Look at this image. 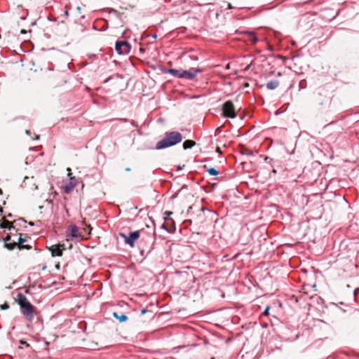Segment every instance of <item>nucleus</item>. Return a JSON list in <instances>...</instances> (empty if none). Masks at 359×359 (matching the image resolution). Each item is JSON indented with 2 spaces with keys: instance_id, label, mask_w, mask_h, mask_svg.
Listing matches in <instances>:
<instances>
[{
  "instance_id": "f257e3e1",
  "label": "nucleus",
  "mask_w": 359,
  "mask_h": 359,
  "mask_svg": "<svg viewBox=\"0 0 359 359\" xmlns=\"http://www.w3.org/2000/svg\"><path fill=\"white\" fill-rule=\"evenodd\" d=\"M182 140V136L179 132L166 133L165 137L158 141L156 145L157 149H163L174 146Z\"/></svg>"
},
{
  "instance_id": "f03ea898",
  "label": "nucleus",
  "mask_w": 359,
  "mask_h": 359,
  "mask_svg": "<svg viewBox=\"0 0 359 359\" xmlns=\"http://www.w3.org/2000/svg\"><path fill=\"white\" fill-rule=\"evenodd\" d=\"M18 297V303L20 306V308L22 309V313L27 317L28 320H32L34 318V306L23 294H19Z\"/></svg>"
},
{
  "instance_id": "7ed1b4c3",
  "label": "nucleus",
  "mask_w": 359,
  "mask_h": 359,
  "mask_svg": "<svg viewBox=\"0 0 359 359\" xmlns=\"http://www.w3.org/2000/svg\"><path fill=\"white\" fill-rule=\"evenodd\" d=\"M222 111L224 117L234 118L236 116L234 105L230 100L226 101L223 104Z\"/></svg>"
},
{
  "instance_id": "20e7f679",
  "label": "nucleus",
  "mask_w": 359,
  "mask_h": 359,
  "mask_svg": "<svg viewBox=\"0 0 359 359\" xmlns=\"http://www.w3.org/2000/svg\"><path fill=\"white\" fill-rule=\"evenodd\" d=\"M115 49L118 55H126L130 53L131 45L126 41H117Z\"/></svg>"
},
{
  "instance_id": "39448f33",
  "label": "nucleus",
  "mask_w": 359,
  "mask_h": 359,
  "mask_svg": "<svg viewBox=\"0 0 359 359\" xmlns=\"http://www.w3.org/2000/svg\"><path fill=\"white\" fill-rule=\"evenodd\" d=\"M120 236L124 238L125 243L129 245L130 247H133L135 245V242L140 238V233L138 231H135L130 232L128 236L121 233Z\"/></svg>"
},
{
  "instance_id": "423d86ee",
  "label": "nucleus",
  "mask_w": 359,
  "mask_h": 359,
  "mask_svg": "<svg viewBox=\"0 0 359 359\" xmlns=\"http://www.w3.org/2000/svg\"><path fill=\"white\" fill-rule=\"evenodd\" d=\"M202 72V69L199 68L191 67L188 70H184L182 72V79H186L187 80H193L196 76Z\"/></svg>"
},
{
  "instance_id": "0eeeda50",
  "label": "nucleus",
  "mask_w": 359,
  "mask_h": 359,
  "mask_svg": "<svg viewBox=\"0 0 359 359\" xmlns=\"http://www.w3.org/2000/svg\"><path fill=\"white\" fill-rule=\"evenodd\" d=\"M65 250L64 244L53 245L48 248V250L51 252L53 257L62 255L63 250Z\"/></svg>"
},
{
  "instance_id": "6e6552de",
  "label": "nucleus",
  "mask_w": 359,
  "mask_h": 359,
  "mask_svg": "<svg viewBox=\"0 0 359 359\" xmlns=\"http://www.w3.org/2000/svg\"><path fill=\"white\" fill-rule=\"evenodd\" d=\"M80 235L79 234V229L75 224L69 225L68 230L67 231V237L68 238H79Z\"/></svg>"
},
{
  "instance_id": "1a4fd4ad",
  "label": "nucleus",
  "mask_w": 359,
  "mask_h": 359,
  "mask_svg": "<svg viewBox=\"0 0 359 359\" xmlns=\"http://www.w3.org/2000/svg\"><path fill=\"white\" fill-rule=\"evenodd\" d=\"M76 184V180L74 177H70L69 182L64 187V191L65 194H69L72 191Z\"/></svg>"
},
{
  "instance_id": "9d476101",
  "label": "nucleus",
  "mask_w": 359,
  "mask_h": 359,
  "mask_svg": "<svg viewBox=\"0 0 359 359\" xmlns=\"http://www.w3.org/2000/svg\"><path fill=\"white\" fill-rule=\"evenodd\" d=\"M182 72L183 69H168L166 70L167 73H169L172 76L180 79H182Z\"/></svg>"
},
{
  "instance_id": "9b49d317",
  "label": "nucleus",
  "mask_w": 359,
  "mask_h": 359,
  "mask_svg": "<svg viewBox=\"0 0 359 359\" xmlns=\"http://www.w3.org/2000/svg\"><path fill=\"white\" fill-rule=\"evenodd\" d=\"M246 35L248 37V40L250 41L252 44H255L258 41V39L255 34V33L251 32H247Z\"/></svg>"
},
{
  "instance_id": "f8f14e48",
  "label": "nucleus",
  "mask_w": 359,
  "mask_h": 359,
  "mask_svg": "<svg viewBox=\"0 0 359 359\" xmlns=\"http://www.w3.org/2000/svg\"><path fill=\"white\" fill-rule=\"evenodd\" d=\"M279 86V81L277 80H271L266 83V88L269 90H274Z\"/></svg>"
},
{
  "instance_id": "ddd939ff",
  "label": "nucleus",
  "mask_w": 359,
  "mask_h": 359,
  "mask_svg": "<svg viewBox=\"0 0 359 359\" xmlns=\"http://www.w3.org/2000/svg\"><path fill=\"white\" fill-rule=\"evenodd\" d=\"M113 316L119 320V322L123 323L126 322L128 320V316L125 315L124 313L118 314V313L114 312L113 313Z\"/></svg>"
},
{
  "instance_id": "4468645a",
  "label": "nucleus",
  "mask_w": 359,
  "mask_h": 359,
  "mask_svg": "<svg viewBox=\"0 0 359 359\" xmlns=\"http://www.w3.org/2000/svg\"><path fill=\"white\" fill-rule=\"evenodd\" d=\"M0 227L1 229H7L9 230H11L12 229H15V227L13 225V223L8 220H4L0 225Z\"/></svg>"
},
{
  "instance_id": "2eb2a0df",
  "label": "nucleus",
  "mask_w": 359,
  "mask_h": 359,
  "mask_svg": "<svg viewBox=\"0 0 359 359\" xmlns=\"http://www.w3.org/2000/svg\"><path fill=\"white\" fill-rule=\"evenodd\" d=\"M196 144V142L191 140H185L183 143L184 149H188L192 148Z\"/></svg>"
},
{
  "instance_id": "dca6fc26",
  "label": "nucleus",
  "mask_w": 359,
  "mask_h": 359,
  "mask_svg": "<svg viewBox=\"0 0 359 359\" xmlns=\"http://www.w3.org/2000/svg\"><path fill=\"white\" fill-rule=\"evenodd\" d=\"M4 245L8 250H12L17 245V242L15 241H13V243H5Z\"/></svg>"
},
{
  "instance_id": "f3484780",
  "label": "nucleus",
  "mask_w": 359,
  "mask_h": 359,
  "mask_svg": "<svg viewBox=\"0 0 359 359\" xmlns=\"http://www.w3.org/2000/svg\"><path fill=\"white\" fill-rule=\"evenodd\" d=\"M172 215V212H170V211H165L164 212V220L165 221H167V220H170V222H172V224H175V222L173 219H170V215Z\"/></svg>"
},
{
  "instance_id": "a211bd4d",
  "label": "nucleus",
  "mask_w": 359,
  "mask_h": 359,
  "mask_svg": "<svg viewBox=\"0 0 359 359\" xmlns=\"http://www.w3.org/2000/svg\"><path fill=\"white\" fill-rule=\"evenodd\" d=\"M206 171L208 172V174H210V175H214V176H216L219 174V171L217 170L215 168H207L206 169Z\"/></svg>"
},
{
  "instance_id": "6ab92c4d",
  "label": "nucleus",
  "mask_w": 359,
  "mask_h": 359,
  "mask_svg": "<svg viewBox=\"0 0 359 359\" xmlns=\"http://www.w3.org/2000/svg\"><path fill=\"white\" fill-rule=\"evenodd\" d=\"M16 242L18 243L22 244L26 242V239L22 238V236H20V237H18V241H16Z\"/></svg>"
},
{
  "instance_id": "aec40b11",
  "label": "nucleus",
  "mask_w": 359,
  "mask_h": 359,
  "mask_svg": "<svg viewBox=\"0 0 359 359\" xmlns=\"http://www.w3.org/2000/svg\"><path fill=\"white\" fill-rule=\"evenodd\" d=\"M269 309H270V307L269 306H267L266 308V309L264 310V311L263 312V315L264 316H268L269 313Z\"/></svg>"
},
{
  "instance_id": "412c9836",
  "label": "nucleus",
  "mask_w": 359,
  "mask_h": 359,
  "mask_svg": "<svg viewBox=\"0 0 359 359\" xmlns=\"http://www.w3.org/2000/svg\"><path fill=\"white\" fill-rule=\"evenodd\" d=\"M1 309L3 310L7 309L9 308V306L7 304H4L1 305Z\"/></svg>"
},
{
  "instance_id": "4be33fe9",
  "label": "nucleus",
  "mask_w": 359,
  "mask_h": 359,
  "mask_svg": "<svg viewBox=\"0 0 359 359\" xmlns=\"http://www.w3.org/2000/svg\"><path fill=\"white\" fill-rule=\"evenodd\" d=\"M67 175H68L69 178L70 179V177H72V170H71V168H68L67 169Z\"/></svg>"
},
{
  "instance_id": "5701e85b",
  "label": "nucleus",
  "mask_w": 359,
  "mask_h": 359,
  "mask_svg": "<svg viewBox=\"0 0 359 359\" xmlns=\"http://www.w3.org/2000/svg\"><path fill=\"white\" fill-rule=\"evenodd\" d=\"M10 240H11V236H7L4 238L5 243H8V241H9Z\"/></svg>"
},
{
  "instance_id": "b1692460",
  "label": "nucleus",
  "mask_w": 359,
  "mask_h": 359,
  "mask_svg": "<svg viewBox=\"0 0 359 359\" xmlns=\"http://www.w3.org/2000/svg\"><path fill=\"white\" fill-rule=\"evenodd\" d=\"M110 13H115V14H118V11H116L115 9H111Z\"/></svg>"
},
{
  "instance_id": "393cba45",
  "label": "nucleus",
  "mask_w": 359,
  "mask_h": 359,
  "mask_svg": "<svg viewBox=\"0 0 359 359\" xmlns=\"http://www.w3.org/2000/svg\"><path fill=\"white\" fill-rule=\"evenodd\" d=\"M25 133L27 135H31V131L29 130H25Z\"/></svg>"
},
{
  "instance_id": "a878e982",
  "label": "nucleus",
  "mask_w": 359,
  "mask_h": 359,
  "mask_svg": "<svg viewBox=\"0 0 359 359\" xmlns=\"http://www.w3.org/2000/svg\"><path fill=\"white\" fill-rule=\"evenodd\" d=\"M146 312H147V310L145 309H142L141 311V315H143V314L146 313Z\"/></svg>"
},
{
  "instance_id": "bb28decb",
  "label": "nucleus",
  "mask_w": 359,
  "mask_h": 359,
  "mask_svg": "<svg viewBox=\"0 0 359 359\" xmlns=\"http://www.w3.org/2000/svg\"><path fill=\"white\" fill-rule=\"evenodd\" d=\"M161 228L165 229H166L167 231H168V229H167V226H166V225H165V224H162Z\"/></svg>"
},
{
  "instance_id": "cd10ccee",
  "label": "nucleus",
  "mask_w": 359,
  "mask_h": 359,
  "mask_svg": "<svg viewBox=\"0 0 359 359\" xmlns=\"http://www.w3.org/2000/svg\"><path fill=\"white\" fill-rule=\"evenodd\" d=\"M87 229L89 230L88 233H90V231H91V229H92V228L90 227V225H88V226H87Z\"/></svg>"
},
{
  "instance_id": "c85d7f7f",
  "label": "nucleus",
  "mask_w": 359,
  "mask_h": 359,
  "mask_svg": "<svg viewBox=\"0 0 359 359\" xmlns=\"http://www.w3.org/2000/svg\"><path fill=\"white\" fill-rule=\"evenodd\" d=\"M20 32L21 34H25L27 32L25 29H22Z\"/></svg>"
},
{
  "instance_id": "c756f323",
  "label": "nucleus",
  "mask_w": 359,
  "mask_h": 359,
  "mask_svg": "<svg viewBox=\"0 0 359 359\" xmlns=\"http://www.w3.org/2000/svg\"><path fill=\"white\" fill-rule=\"evenodd\" d=\"M34 140H39V135H36V137L34 138Z\"/></svg>"
},
{
  "instance_id": "7c9ffc66",
  "label": "nucleus",
  "mask_w": 359,
  "mask_h": 359,
  "mask_svg": "<svg viewBox=\"0 0 359 359\" xmlns=\"http://www.w3.org/2000/svg\"><path fill=\"white\" fill-rule=\"evenodd\" d=\"M125 170H126V172H129V171H130V168H126L125 169Z\"/></svg>"
},
{
  "instance_id": "2f4dec72",
  "label": "nucleus",
  "mask_w": 359,
  "mask_h": 359,
  "mask_svg": "<svg viewBox=\"0 0 359 359\" xmlns=\"http://www.w3.org/2000/svg\"><path fill=\"white\" fill-rule=\"evenodd\" d=\"M55 267H56L57 269H59V268H60V264H57L55 265Z\"/></svg>"
},
{
  "instance_id": "473e14b6",
  "label": "nucleus",
  "mask_w": 359,
  "mask_h": 359,
  "mask_svg": "<svg viewBox=\"0 0 359 359\" xmlns=\"http://www.w3.org/2000/svg\"><path fill=\"white\" fill-rule=\"evenodd\" d=\"M21 343H22V344H25L28 345L25 341H21Z\"/></svg>"
},
{
  "instance_id": "72a5a7b5",
  "label": "nucleus",
  "mask_w": 359,
  "mask_h": 359,
  "mask_svg": "<svg viewBox=\"0 0 359 359\" xmlns=\"http://www.w3.org/2000/svg\"><path fill=\"white\" fill-rule=\"evenodd\" d=\"M29 225L33 226L34 224L32 222H29Z\"/></svg>"
},
{
  "instance_id": "f704fd0d",
  "label": "nucleus",
  "mask_w": 359,
  "mask_h": 359,
  "mask_svg": "<svg viewBox=\"0 0 359 359\" xmlns=\"http://www.w3.org/2000/svg\"><path fill=\"white\" fill-rule=\"evenodd\" d=\"M229 8H231V5L229 4Z\"/></svg>"
},
{
  "instance_id": "c9c22d12",
  "label": "nucleus",
  "mask_w": 359,
  "mask_h": 359,
  "mask_svg": "<svg viewBox=\"0 0 359 359\" xmlns=\"http://www.w3.org/2000/svg\"><path fill=\"white\" fill-rule=\"evenodd\" d=\"M65 15H68V12L67 11L65 12Z\"/></svg>"
},
{
  "instance_id": "e433bc0d",
  "label": "nucleus",
  "mask_w": 359,
  "mask_h": 359,
  "mask_svg": "<svg viewBox=\"0 0 359 359\" xmlns=\"http://www.w3.org/2000/svg\"><path fill=\"white\" fill-rule=\"evenodd\" d=\"M22 248H27V246H25H25H22Z\"/></svg>"
}]
</instances>
